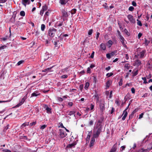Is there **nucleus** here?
<instances>
[{"mask_svg": "<svg viewBox=\"0 0 152 152\" xmlns=\"http://www.w3.org/2000/svg\"><path fill=\"white\" fill-rule=\"evenodd\" d=\"M142 34L140 33L138 34V39H140L141 37L142 36Z\"/></svg>", "mask_w": 152, "mask_h": 152, "instance_id": "61", "label": "nucleus"}, {"mask_svg": "<svg viewBox=\"0 0 152 152\" xmlns=\"http://www.w3.org/2000/svg\"><path fill=\"white\" fill-rule=\"evenodd\" d=\"M68 77L67 75H64L61 76V78H66Z\"/></svg>", "mask_w": 152, "mask_h": 152, "instance_id": "47", "label": "nucleus"}, {"mask_svg": "<svg viewBox=\"0 0 152 152\" xmlns=\"http://www.w3.org/2000/svg\"><path fill=\"white\" fill-rule=\"evenodd\" d=\"M58 99L59 101L60 102H62L63 101V99L61 97H58Z\"/></svg>", "mask_w": 152, "mask_h": 152, "instance_id": "63", "label": "nucleus"}, {"mask_svg": "<svg viewBox=\"0 0 152 152\" xmlns=\"http://www.w3.org/2000/svg\"><path fill=\"white\" fill-rule=\"evenodd\" d=\"M11 101V100H8L6 101H0V103L8 102H10Z\"/></svg>", "mask_w": 152, "mask_h": 152, "instance_id": "45", "label": "nucleus"}, {"mask_svg": "<svg viewBox=\"0 0 152 152\" xmlns=\"http://www.w3.org/2000/svg\"><path fill=\"white\" fill-rule=\"evenodd\" d=\"M22 3L25 7H26V4H29V0H22Z\"/></svg>", "mask_w": 152, "mask_h": 152, "instance_id": "12", "label": "nucleus"}, {"mask_svg": "<svg viewBox=\"0 0 152 152\" xmlns=\"http://www.w3.org/2000/svg\"><path fill=\"white\" fill-rule=\"evenodd\" d=\"M142 79L144 81V83L146 84L147 83V82L146 81V79L145 77H142Z\"/></svg>", "mask_w": 152, "mask_h": 152, "instance_id": "37", "label": "nucleus"}, {"mask_svg": "<svg viewBox=\"0 0 152 152\" xmlns=\"http://www.w3.org/2000/svg\"><path fill=\"white\" fill-rule=\"evenodd\" d=\"M47 126V125H45V124H44L42 126H41L40 127V129H44Z\"/></svg>", "mask_w": 152, "mask_h": 152, "instance_id": "44", "label": "nucleus"}, {"mask_svg": "<svg viewBox=\"0 0 152 152\" xmlns=\"http://www.w3.org/2000/svg\"><path fill=\"white\" fill-rule=\"evenodd\" d=\"M44 108L45 109V110L47 111V112L48 113H51V108L48 107L47 105H44Z\"/></svg>", "mask_w": 152, "mask_h": 152, "instance_id": "11", "label": "nucleus"}, {"mask_svg": "<svg viewBox=\"0 0 152 152\" xmlns=\"http://www.w3.org/2000/svg\"><path fill=\"white\" fill-rule=\"evenodd\" d=\"M36 124V121L33 122L32 123H30V124H29V125L30 126H33L35 125Z\"/></svg>", "mask_w": 152, "mask_h": 152, "instance_id": "35", "label": "nucleus"}, {"mask_svg": "<svg viewBox=\"0 0 152 152\" xmlns=\"http://www.w3.org/2000/svg\"><path fill=\"white\" fill-rule=\"evenodd\" d=\"M118 38L119 39L121 42L122 43L124 47L126 48H127V46L125 44V42H126V41L125 40L124 38L121 35L120 32L119 31H118Z\"/></svg>", "mask_w": 152, "mask_h": 152, "instance_id": "1", "label": "nucleus"}, {"mask_svg": "<svg viewBox=\"0 0 152 152\" xmlns=\"http://www.w3.org/2000/svg\"><path fill=\"white\" fill-rule=\"evenodd\" d=\"M120 101L118 100H116L115 101V103L118 105H120Z\"/></svg>", "mask_w": 152, "mask_h": 152, "instance_id": "48", "label": "nucleus"}, {"mask_svg": "<svg viewBox=\"0 0 152 152\" xmlns=\"http://www.w3.org/2000/svg\"><path fill=\"white\" fill-rule=\"evenodd\" d=\"M130 104V103H129L128 105V106L124 110V111L123 112V113L122 114V115H124L122 118V120L123 121L125 120L126 118V117L127 116V115L128 114V113H127V112L126 110L128 108Z\"/></svg>", "mask_w": 152, "mask_h": 152, "instance_id": "6", "label": "nucleus"}, {"mask_svg": "<svg viewBox=\"0 0 152 152\" xmlns=\"http://www.w3.org/2000/svg\"><path fill=\"white\" fill-rule=\"evenodd\" d=\"M149 41L147 40L146 39H145V45H148V44L149 43Z\"/></svg>", "mask_w": 152, "mask_h": 152, "instance_id": "41", "label": "nucleus"}, {"mask_svg": "<svg viewBox=\"0 0 152 152\" xmlns=\"http://www.w3.org/2000/svg\"><path fill=\"white\" fill-rule=\"evenodd\" d=\"M104 101H100L99 103V109L100 112L102 113L105 110Z\"/></svg>", "mask_w": 152, "mask_h": 152, "instance_id": "3", "label": "nucleus"}, {"mask_svg": "<svg viewBox=\"0 0 152 152\" xmlns=\"http://www.w3.org/2000/svg\"><path fill=\"white\" fill-rule=\"evenodd\" d=\"M146 51L144 50L140 52V58H142L144 57L145 54V53Z\"/></svg>", "mask_w": 152, "mask_h": 152, "instance_id": "15", "label": "nucleus"}, {"mask_svg": "<svg viewBox=\"0 0 152 152\" xmlns=\"http://www.w3.org/2000/svg\"><path fill=\"white\" fill-rule=\"evenodd\" d=\"M56 31V30L54 28L50 29L48 32V35L51 37H53L54 36Z\"/></svg>", "mask_w": 152, "mask_h": 152, "instance_id": "4", "label": "nucleus"}, {"mask_svg": "<svg viewBox=\"0 0 152 152\" xmlns=\"http://www.w3.org/2000/svg\"><path fill=\"white\" fill-rule=\"evenodd\" d=\"M63 25V22H62L61 23H58V22L56 23L55 24V26H61Z\"/></svg>", "mask_w": 152, "mask_h": 152, "instance_id": "20", "label": "nucleus"}, {"mask_svg": "<svg viewBox=\"0 0 152 152\" xmlns=\"http://www.w3.org/2000/svg\"><path fill=\"white\" fill-rule=\"evenodd\" d=\"M94 104H91L90 105V109L91 110H92L94 108Z\"/></svg>", "mask_w": 152, "mask_h": 152, "instance_id": "40", "label": "nucleus"}, {"mask_svg": "<svg viewBox=\"0 0 152 152\" xmlns=\"http://www.w3.org/2000/svg\"><path fill=\"white\" fill-rule=\"evenodd\" d=\"M110 82L109 81H107L106 83V88H108L110 85Z\"/></svg>", "mask_w": 152, "mask_h": 152, "instance_id": "27", "label": "nucleus"}, {"mask_svg": "<svg viewBox=\"0 0 152 152\" xmlns=\"http://www.w3.org/2000/svg\"><path fill=\"white\" fill-rule=\"evenodd\" d=\"M91 134H92L91 131L89 132L88 133V136L87 137L86 139V141H88V142H89V141L90 140Z\"/></svg>", "mask_w": 152, "mask_h": 152, "instance_id": "14", "label": "nucleus"}, {"mask_svg": "<svg viewBox=\"0 0 152 152\" xmlns=\"http://www.w3.org/2000/svg\"><path fill=\"white\" fill-rule=\"evenodd\" d=\"M138 152H147V151L145 150H143L142 149H141Z\"/></svg>", "mask_w": 152, "mask_h": 152, "instance_id": "52", "label": "nucleus"}, {"mask_svg": "<svg viewBox=\"0 0 152 152\" xmlns=\"http://www.w3.org/2000/svg\"><path fill=\"white\" fill-rule=\"evenodd\" d=\"M48 9V7L46 4H45L42 7V10L44 11Z\"/></svg>", "mask_w": 152, "mask_h": 152, "instance_id": "21", "label": "nucleus"}, {"mask_svg": "<svg viewBox=\"0 0 152 152\" xmlns=\"http://www.w3.org/2000/svg\"><path fill=\"white\" fill-rule=\"evenodd\" d=\"M29 125V122H26L23 124L22 125L21 127H24L26 126H28Z\"/></svg>", "mask_w": 152, "mask_h": 152, "instance_id": "28", "label": "nucleus"}, {"mask_svg": "<svg viewBox=\"0 0 152 152\" xmlns=\"http://www.w3.org/2000/svg\"><path fill=\"white\" fill-rule=\"evenodd\" d=\"M108 46L109 47H110L111 45L113 44V42L111 40H109L108 42Z\"/></svg>", "mask_w": 152, "mask_h": 152, "instance_id": "19", "label": "nucleus"}, {"mask_svg": "<svg viewBox=\"0 0 152 152\" xmlns=\"http://www.w3.org/2000/svg\"><path fill=\"white\" fill-rule=\"evenodd\" d=\"M134 8L132 6L130 7L129 8V10L131 11H133V10H134Z\"/></svg>", "mask_w": 152, "mask_h": 152, "instance_id": "42", "label": "nucleus"}, {"mask_svg": "<svg viewBox=\"0 0 152 152\" xmlns=\"http://www.w3.org/2000/svg\"><path fill=\"white\" fill-rule=\"evenodd\" d=\"M100 47L103 50H106V46L104 44H101L100 45Z\"/></svg>", "mask_w": 152, "mask_h": 152, "instance_id": "17", "label": "nucleus"}, {"mask_svg": "<svg viewBox=\"0 0 152 152\" xmlns=\"http://www.w3.org/2000/svg\"><path fill=\"white\" fill-rule=\"evenodd\" d=\"M59 3L61 5H64L66 4V2L65 0H60Z\"/></svg>", "mask_w": 152, "mask_h": 152, "instance_id": "22", "label": "nucleus"}, {"mask_svg": "<svg viewBox=\"0 0 152 152\" xmlns=\"http://www.w3.org/2000/svg\"><path fill=\"white\" fill-rule=\"evenodd\" d=\"M20 15L21 16H24L25 15V12L23 11H21L20 12Z\"/></svg>", "mask_w": 152, "mask_h": 152, "instance_id": "32", "label": "nucleus"}, {"mask_svg": "<svg viewBox=\"0 0 152 152\" xmlns=\"http://www.w3.org/2000/svg\"><path fill=\"white\" fill-rule=\"evenodd\" d=\"M51 68H48L47 69H46L43 70H42V72H48V71H51L50 70H51Z\"/></svg>", "mask_w": 152, "mask_h": 152, "instance_id": "25", "label": "nucleus"}, {"mask_svg": "<svg viewBox=\"0 0 152 152\" xmlns=\"http://www.w3.org/2000/svg\"><path fill=\"white\" fill-rule=\"evenodd\" d=\"M136 63L138 66L140 65L141 64V61L139 60H137L136 62Z\"/></svg>", "mask_w": 152, "mask_h": 152, "instance_id": "33", "label": "nucleus"}, {"mask_svg": "<svg viewBox=\"0 0 152 152\" xmlns=\"http://www.w3.org/2000/svg\"><path fill=\"white\" fill-rule=\"evenodd\" d=\"M137 25L141 26H142V24L141 21L140 20H139L138 19L137 20Z\"/></svg>", "mask_w": 152, "mask_h": 152, "instance_id": "31", "label": "nucleus"}, {"mask_svg": "<svg viewBox=\"0 0 152 152\" xmlns=\"http://www.w3.org/2000/svg\"><path fill=\"white\" fill-rule=\"evenodd\" d=\"M27 99V96H25L21 100L20 102L19 103L16 105L15 107H18L22 105L24 102Z\"/></svg>", "mask_w": 152, "mask_h": 152, "instance_id": "7", "label": "nucleus"}, {"mask_svg": "<svg viewBox=\"0 0 152 152\" xmlns=\"http://www.w3.org/2000/svg\"><path fill=\"white\" fill-rule=\"evenodd\" d=\"M131 91L133 94H134L135 93V90L134 88H131Z\"/></svg>", "mask_w": 152, "mask_h": 152, "instance_id": "58", "label": "nucleus"}, {"mask_svg": "<svg viewBox=\"0 0 152 152\" xmlns=\"http://www.w3.org/2000/svg\"><path fill=\"white\" fill-rule=\"evenodd\" d=\"M40 33V32L39 31H37L35 32V35L36 36H37L38 37H39V36Z\"/></svg>", "mask_w": 152, "mask_h": 152, "instance_id": "36", "label": "nucleus"}, {"mask_svg": "<svg viewBox=\"0 0 152 152\" xmlns=\"http://www.w3.org/2000/svg\"><path fill=\"white\" fill-rule=\"evenodd\" d=\"M93 31V30L92 29H91L89 30L88 31V34L89 35H91Z\"/></svg>", "mask_w": 152, "mask_h": 152, "instance_id": "34", "label": "nucleus"}, {"mask_svg": "<svg viewBox=\"0 0 152 152\" xmlns=\"http://www.w3.org/2000/svg\"><path fill=\"white\" fill-rule=\"evenodd\" d=\"M111 56H110V55L109 53H107L106 54V57L108 59H110V58H111Z\"/></svg>", "mask_w": 152, "mask_h": 152, "instance_id": "50", "label": "nucleus"}, {"mask_svg": "<svg viewBox=\"0 0 152 152\" xmlns=\"http://www.w3.org/2000/svg\"><path fill=\"white\" fill-rule=\"evenodd\" d=\"M123 80L122 79H121L119 82V86H121L123 84Z\"/></svg>", "mask_w": 152, "mask_h": 152, "instance_id": "39", "label": "nucleus"}, {"mask_svg": "<svg viewBox=\"0 0 152 152\" xmlns=\"http://www.w3.org/2000/svg\"><path fill=\"white\" fill-rule=\"evenodd\" d=\"M94 51H93L92 53H91V57L92 58H93L94 57Z\"/></svg>", "mask_w": 152, "mask_h": 152, "instance_id": "62", "label": "nucleus"}, {"mask_svg": "<svg viewBox=\"0 0 152 152\" xmlns=\"http://www.w3.org/2000/svg\"><path fill=\"white\" fill-rule=\"evenodd\" d=\"M127 17L131 23H135V20L133 16L131 15H127Z\"/></svg>", "mask_w": 152, "mask_h": 152, "instance_id": "8", "label": "nucleus"}, {"mask_svg": "<svg viewBox=\"0 0 152 152\" xmlns=\"http://www.w3.org/2000/svg\"><path fill=\"white\" fill-rule=\"evenodd\" d=\"M103 6L105 9H107L108 8V6L107 5V4L106 3H105L103 5Z\"/></svg>", "mask_w": 152, "mask_h": 152, "instance_id": "57", "label": "nucleus"}, {"mask_svg": "<svg viewBox=\"0 0 152 152\" xmlns=\"http://www.w3.org/2000/svg\"><path fill=\"white\" fill-rule=\"evenodd\" d=\"M75 145L76 144L74 143L69 144L66 146V148H72L73 147H74Z\"/></svg>", "mask_w": 152, "mask_h": 152, "instance_id": "16", "label": "nucleus"}, {"mask_svg": "<svg viewBox=\"0 0 152 152\" xmlns=\"http://www.w3.org/2000/svg\"><path fill=\"white\" fill-rule=\"evenodd\" d=\"M99 35H100L99 33V32H96V38L97 40H98V38L99 37Z\"/></svg>", "mask_w": 152, "mask_h": 152, "instance_id": "51", "label": "nucleus"}, {"mask_svg": "<svg viewBox=\"0 0 152 152\" xmlns=\"http://www.w3.org/2000/svg\"><path fill=\"white\" fill-rule=\"evenodd\" d=\"M24 61L23 60H21L19 61L17 63V65L18 66L20 65L21 64H22L24 62Z\"/></svg>", "mask_w": 152, "mask_h": 152, "instance_id": "38", "label": "nucleus"}, {"mask_svg": "<svg viewBox=\"0 0 152 152\" xmlns=\"http://www.w3.org/2000/svg\"><path fill=\"white\" fill-rule=\"evenodd\" d=\"M77 11V10L75 9H72L71 11V13L72 15L75 14L76 13Z\"/></svg>", "mask_w": 152, "mask_h": 152, "instance_id": "26", "label": "nucleus"}, {"mask_svg": "<svg viewBox=\"0 0 152 152\" xmlns=\"http://www.w3.org/2000/svg\"><path fill=\"white\" fill-rule=\"evenodd\" d=\"M125 146H122L121 147V149H120V150L121 151H123L125 149Z\"/></svg>", "mask_w": 152, "mask_h": 152, "instance_id": "53", "label": "nucleus"}, {"mask_svg": "<svg viewBox=\"0 0 152 152\" xmlns=\"http://www.w3.org/2000/svg\"><path fill=\"white\" fill-rule=\"evenodd\" d=\"M75 112L74 111H69L68 112V114L70 115L74 114Z\"/></svg>", "mask_w": 152, "mask_h": 152, "instance_id": "29", "label": "nucleus"}, {"mask_svg": "<svg viewBox=\"0 0 152 152\" xmlns=\"http://www.w3.org/2000/svg\"><path fill=\"white\" fill-rule=\"evenodd\" d=\"M95 98H96V102H97L99 101V97L98 96V95H94Z\"/></svg>", "mask_w": 152, "mask_h": 152, "instance_id": "54", "label": "nucleus"}, {"mask_svg": "<svg viewBox=\"0 0 152 152\" xmlns=\"http://www.w3.org/2000/svg\"><path fill=\"white\" fill-rule=\"evenodd\" d=\"M124 67L126 69H129L130 67L129 64H125L124 65Z\"/></svg>", "mask_w": 152, "mask_h": 152, "instance_id": "30", "label": "nucleus"}, {"mask_svg": "<svg viewBox=\"0 0 152 152\" xmlns=\"http://www.w3.org/2000/svg\"><path fill=\"white\" fill-rule=\"evenodd\" d=\"M45 28V26L44 24H42L41 25V29L42 31H44Z\"/></svg>", "mask_w": 152, "mask_h": 152, "instance_id": "24", "label": "nucleus"}, {"mask_svg": "<svg viewBox=\"0 0 152 152\" xmlns=\"http://www.w3.org/2000/svg\"><path fill=\"white\" fill-rule=\"evenodd\" d=\"M101 130L99 128V129L94 128L93 130V137L95 138L98 137L101 132Z\"/></svg>", "mask_w": 152, "mask_h": 152, "instance_id": "2", "label": "nucleus"}, {"mask_svg": "<svg viewBox=\"0 0 152 152\" xmlns=\"http://www.w3.org/2000/svg\"><path fill=\"white\" fill-rule=\"evenodd\" d=\"M95 138L94 137L91 138L90 142L89 144L90 147H91L92 146H93L94 145V143L95 141V139H94Z\"/></svg>", "mask_w": 152, "mask_h": 152, "instance_id": "13", "label": "nucleus"}, {"mask_svg": "<svg viewBox=\"0 0 152 152\" xmlns=\"http://www.w3.org/2000/svg\"><path fill=\"white\" fill-rule=\"evenodd\" d=\"M3 152H11V151L8 149H3L2 150Z\"/></svg>", "mask_w": 152, "mask_h": 152, "instance_id": "46", "label": "nucleus"}, {"mask_svg": "<svg viewBox=\"0 0 152 152\" xmlns=\"http://www.w3.org/2000/svg\"><path fill=\"white\" fill-rule=\"evenodd\" d=\"M113 74L112 73H108L106 74V76L108 77H110L113 75Z\"/></svg>", "mask_w": 152, "mask_h": 152, "instance_id": "43", "label": "nucleus"}, {"mask_svg": "<svg viewBox=\"0 0 152 152\" xmlns=\"http://www.w3.org/2000/svg\"><path fill=\"white\" fill-rule=\"evenodd\" d=\"M109 53H110L111 56H114L115 54V52H112Z\"/></svg>", "mask_w": 152, "mask_h": 152, "instance_id": "59", "label": "nucleus"}, {"mask_svg": "<svg viewBox=\"0 0 152 152\" xmlns=\"http://www.w3.org/2000/svg\"><path fill=\"white\" fill-rule=\"evenodd\" d=\"M89 85H90V84H89V83H88V82H86V83L84 87L85 89H87L88 88L89 86Z\"/></svg>", "mask_w": 152, "mask_h": 152, "instance_id": "23", "label": "nucleus"}, {"mask_svg": "<svg viewBox=\"0 0 152 152\" xmlns=\"http://www.w3.org/2000/svg\"><path fill=\"white\" fill-rule=\"evenodd\" d=\"M8 39V37H3L1 38V39L4 41H5L7 40Z\"/></svg>", "mask_w": 152, "mask_h": 152, "instance_id": "49", "label": "nucleus"}, {"mask_svg": "<svg viewBox=\"0 0 152 152\" xmlns=\"http://www.w3.org/2000/svg\"><path fill=\"white\" fill-rule=\"evenodd\" d=\"M44 11L43 10H41L40 12V14L41 15H42L44 13Z\"/></svg>", "mask_w": 152, "mask_h": 152, "instance_id": "64", "label": "nucleus"}, {"mask_svg": "<svg viewBox=\"0 0 152 152\" xmlns=\"http://www.w3.org/2000/svg\"><path fill=\"white\" fill-rule=\"evenodd\" d=\"M59 135L61 138H63L65 137L67 135V134L64 130L60 129H59Z\"/></svg>", "mask_w": 152, "mask_h": 152, "instance_id": "5", "label": "nucleus"}, {"mask_svg": "<svg viewBox=\"0 0 152 152\" xmlns=\"http://www.w3.org/2000/svg\"><path fill=\"white\" fill-rule=\"evenodd\" d=\"M69 15L67 12L65 10H63L62 11V17H63V20H64L66 19Z\"/></svg>", "mask_w": 152, "mask_h": 152, "instance_id": "10", "label": "nucleus"}, {"mask_svg": "<svg viewBox=\"0 0 152 152\" xmlns=\"http://www.w3.org/2000/svg\"><path fill=\"white\" fill-rule=\"evenodd\" d=\"M101 122L99 120L97 121V122L96 123V124L95 126L94 127V128L96 129H102V126L101 125Z\"/></svg>", "mask_w": 152, "mask_h": 152, "instance_id": "9", "label": "nucleus"}, {"mask_svg": "<svg viewBox=\"0 0 152 152\" xmlns=\"http://www.w3.org/2000/svg\"><path fill=\"white\" fill-rule=\"evenodd\" d=\"M39 94H38V92L35 91L31 95V96H36L39 95Z\"/></svg>", "mask_w": 152, "mask_h": 152, "instance_id": "18", "label": "nucleus"}, {"mask_svg": "<svg viewBox=\"0 0 152 152\" xmlns=\"http://www.w3.org/2000/svg\"><path fill=\"white\" fill-rule=\"evenodd\" d=\"M116 151V149L115 148H113L111 149L110 152H115Z\"/></svg>", "mask_w": 152, "mask_h": 152, "instance_id": "56", "label": "nucleus"}, {"mask_svg": "<svg viewBox=\"0 0 152 152\" xmlns=\"http://www.w3.org/2000/svg\"><path fill=\"white\" fill-rule=\"evenodd\" d=\"M132 4L134 7H136L137 6V4L135 2L133 1L132 2Z\"/></svg>", "mask_w": 152, "mask_h": 152, "instance_id": "55", "label": "nucleus"}, {"mask_svg": "<svg viewBox=\"0 0 152 152\" xmlns=\"http://www.w3.org/2000/svg\"><path fill=\"white\" fill-rule=\"evenodd\" d=\"M68 104L70 106H72L73 105V103L71 102H69L68 103Z\"/></svg>", "mask_w": 152, "mask_h": 152, "instance_id": "60", "label": "nucleus"}]
</instances>
